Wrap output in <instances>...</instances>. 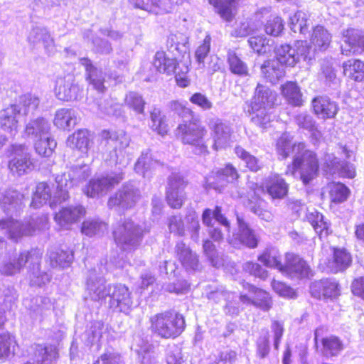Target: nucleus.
<instances>
[{"mask_svg":"<svg viewBox=\"0 0 364 364\" xmlns=\"http://www.w3.org/2000/svg\"><path fill=\"white\" fill-rule=\"evenodd\" d=\"M105 267L97 266L89 271L86 281V291L95 301L104 300L109 296L111 308L125 314L129 313L133 305V300L129 289L123 284L106 285L103 277Z\"/></svg>","mask_w":364,"mask_h":364,"instance_id":"f257e3e1","label":"nucleus"},{"mask_svg":"<svg viewBox=\"0 0 364 364\" xmlns=\"http://www.w3.org/2000/svg\"><path fill=\"white\" fill-rule=\"evenodd\" d=\"M292 139L289 133H284L277 141V154L281 159H287L291 153L295 154L292 165L288 166L286 174L294 176L299 169L301 179L307 184L317 175L318 161L314 152L305 149L304 143L292 144Z\"/></svg>","mask_w":364,"mask_h":364,"instance_id":"f03ea898","label":"nucleus"},{"mask_svg":"<svg viewBox=\"0 0 364 364\" xmlns=\"http://www.w3.org/2000/svg\"><path fill=\"white\" fill-rule=\"evenodd\" d=\"M312 49L306 41H298L294 46L285 44L277 48L276 58L265 61L261 67L264 77L275 83L284 75V65L294 66L301 60L309 63L312 59Z\"/></svg>","mask_w":364,"mask_h":364,"instance_id":"7ed1b4c3","label":"nucleus"},{"mask_svg":"<svg viewBox=\"0 0 364 364\" xmlns=\"http://www.w3.org/2000/svg\"><path fill=\"white\" fill-rule=\"evenodd\" d=\"M277 100L276 92L269 87L258 84L255 95L247 107L246 112L251 116V120L256 125L261 127H267L272 121L271 109Z\"/></svg>","mask_w":364,"mask_h":364,"instance_id":"20e7f679","label":"nucleus"},{"mask_svg":"<svg viewBox=\"0 0 364 364\" xmlns=\"http://www.w3.org/2000/svg\"><path fill=\"white\" fill-rule=\"evenodd\" d=\"M176 132V136L181 142L191 146L196 154L202 155L208 153V131L198 120L193 117L190 119H183L178 125Z\"/></svg>","mask_w":364,"mask_h":364,"instance_id":"39448f33","label":"nucleus"},{"mask_svg":"<svg viewBox=\"0 0 364 364\" xmlns=\"http://www.w3.org/2000/svg\"><path fill=\"white\" fill-rule=\"evenodd\" d=\"M145 230L131 219H124L113 226L114 240L122 250L131 252L136 250L141 241Z\"/></svg>","mask_w":364,"mask_h":364,"instance_id":"423d86ee","label":"nucleus"},{"mask_svg":"<svg viewBox=\"0 0 364 364\" xmlns=\"http://www.w3.org/2000/svg\"><path fill=\"white\" fill-rule=\"evenodd\" d=\"M151 328L164 338H174L185 328V320L182 315L172 311L157 314L150 318Z\"/></svg>","mask_w":364,"mask_h":364,"instance_id":"0eeeda50","label":"nucleus"},{"mask_svg":"<svg viewBox=\"0 0 364 364\" xmlns=\"http://www.w3.org/2000/svg\"><path fill=\"white\" fill-rule=\"evenodd\" d=\"M68 198L67 189L60 187L56 180L53 183L41 182L36 185L31 205L38 208L48 203L50 207L54 208L62 202L67 200Z\"/></svg>","mask_w":364,"mask_h":364,"instance_id":"6e6552de","label":"nucleus"},{"mask_svg":"<svg viewBox=\"0 0 364 364\" xmlns=\"http://www.w3.org/2000/svg\"><path fill=\"white\" fill-rule=\"evenodd\" d=\"M42 253L38 250H23L5 256L0 262V274L4 276L12 277L23 269L26 264L38 265Z\"/></svg>","mask_w":364,"mask_h":364,"instance_id":"1a4fd4ad","label":"nucleus"},{"mask_svg":"<svg viewBox=\"0 0 364 364\" xmlns=\"http://www.w3.org/2000/svg\"><path fill=\"white\" fill-rule=\"evenodd\" d=\"M47 227L46 216H42L36 220L32 219V222H21L10 218L0 220V230H5L8 237L14 241H18L23 236L31 235L36 230H43Z\"/></svg>","mask_w":364,"mask_h":364,"instance_id":"9d476101","label":"nucleus"},{"mask_svg":"<svg viewBox=\"0 0 364 364\" xmlns=\"http://www.w3.org/2000/svg\"><path fill=\"white\" fill-rule=\"evenodd\" d=\"M9 151L11 159L8 162V168L14 176H21L31 172L34 164L28 146L22 144L12 145Z\"/></svg>","mask_w":364,"mask_h":364,"instance_id":"9b49d317","label":"nucleus"},{"mask_svg":"<svg viewBox=\"0 0 364 364\" xmlns=\"http://www.w3.org/2000/svg\"><path fill=\"white\" fill-rule=\"evenodd\" d=\"M123 178L122 170L93 178L85 188L84 193L90 198L100 197L119 184Z\"/></svg>","mask_w":364,"mask_h":364,"instance_id":"f8f14e48","label":"nucleus"},{"mask_svg":"<svg viewBox=\"0 0 364 364\" xmlns=\"http://www.w3.org/2000/svg\"><path fill=\"white\" fill-rule=\"evenodd\" d=\"M238 178L237 170L228 164L224 168L213 171L205 178V188L221 193L228 183H233Z\"/></svg>","mask_w":364,"mask_h":364,"instance_id":"ddd939ff","label":"nucleus"},{"mask_svg":"<svg viewBox=\"0 0 364 364\" xmlns=\"http://www.w3.org/2000/svg\"><path fill=\"white\" fill-rule=\"evenodd\" d=\"M102 137L112 142L114 146V159L116 164L125 167L130 162V157L124 151L129 145L130 139L123 130L104 131Z\"/></svg>","mask_w":364,"mask_h":364,"instance_id":"4468645a","label":"nucleus"},{"mask_svg":"<svg viewBox=\"0 0 364 364\" xmlns=\"http://www.w3.org/2000/svg\"><path fill=\"white\" fill-rule=\"evenodd\" d=\"M244 290L240 294L239 301L246 306H254L263 311L272 307V299L269 294L248 283L243 285Z\"/></svg>","mask_w":364,"mask_h":364,"instance_id":"2eb2a0df","label":"nucleus"},{"mask_svg":"<svg viewBox=\"0 0 364 364\" xmlns=\"http://www.w3.org/2000/svg\"><path fill=\"white\" fill-rule=\"evenodd\" d=\"M203 223L208 227L210 237L215 241L218 242L223 239L224 233L218 228L213 226V222H218L221 225L224 231L229 232L230 223L227 218L221 213V208L217 206L214 210L209 208L204 210L202 215Z\"/></svg>","mask_w":364,"mask_h":364,"instance_id":"dca6fc26","label":"nucleus"},{"mask_svg":"<svg viewBox=\"0 0 364 364\" xmlns=\"http://www.w3.org/2000/svg\"><path fill=\"white\" fill-rule=\"evenodd\" d=\"M208 127L211 131L213 144L212 148L215 151L225 149L233 141L232 139V130L227 124L218 118L210 119Z\"/></svg>","mask_w":364,"mask_h":364,"instance_id":"f3484780","label":"nucleus"},{"mask_svg":"<svg viewBox=\"0 0 364 364\" xmlns=\"http://www.w3.org/2000/svg\"><path fill=\"white\" fill-rule=\"evenodd\" d=\"M54 92L58 100L68 102L77 100L81 95L82 90L75 82L74 76L72 74H67L57 77Z\"/></svg>","mask_w":364,"mask_h":364,"instance_id":"a211bd4d","label":"nucleus"},{"mask_svg":"<svg viewBox=\"0 0 364 364\" xmlns=\"http://www.w3.org/2000/svg\"><path fill=\"white\" fill-rule=\"evenodd\" d=\"M140 196L139 190L133 184L128 183L124 185L114 196L110 197L107 204L110 208L128 209L135 205Z\"/></svg>","mask_w":364,"mask_h":364,"instance_id":"6ab92c4d","label":"nucleus"},{"mask_svg":"<svg viewBox=\"0 0 364 364\" xmlns=\"http://www.w3.org/2000/svg\"><path fill=\"white\" fill-rule=\"evenodd\" d=\"M186 183L179 173H172L168 177L166 200L173 208H180L185 200Z\"/></svg>","mask_w":364,"mask_h":364,"instance_id":"aec40b11","label":"nucleus"},{"mask_svg":"<svg viewBox=\"0 0 364 364\" xmlns=\"http://www.w3.org/2000/svg\"><path fill=\"white\" fill-rule=\"evenodd\" d=\"M321 168L326 175H338L348 178H353L355 176V168L352 164L341 162L333 154L325 155Z\"/></svg>","mask_w":364,"mask_h":364,"instance_id":"412c9836","label":"nucleus"},{"mask_svg":"<svg viewBox=\"0 0 364 364\" xmlns=\"http://www.w3.org/2000/svg\"><path fill=\"white\" fill-rule=\"evenodd\" d=\"M90 174L91 170L89 166L86 164L75 166L72 167L68 172L57 176L56 181L60 187H64L68 191L69 188L77 186L87 179Z\"/></svg>","mask_w":364,"mask_h":364,"instance_id":"4be33fe9","label":"nucleus"},{"mask_svg":"<svg viewBox=\"0 0 364 364\" xmlns=\"http://www.w3.org/2000/svg\"><path fill=\"white\" fill-rule=\"evenodd\" d=\"M331 259H321L320 265L328 272L336 273L348 268L352 261L351 255L344 248H333Z\"/></svg>","mask_w":364,"mask_h":364,"instance_id":"5701e85b","label":"nucleus"},{"mask_svg":"<svg viewBox=\"0 0 364 364\" xmlns=\"http://www.w3.org/2000/svg\"><path fill=\"white\" fill-rule=\"evenodd\" d=\"M5 322L4 313L0 311V363L13 357L16 353V337L3 328Z\"/></svg>","mask_w":364,"mask_h":364,"instance_id":"b1692460","label":"nucleus"},{"mask_svg":"<svg viewBox=\"0 0 364 364\" xmlns=\"http://www.w3.org/2000/svg\"><path fill=\"white\" fill-rule=\"evenodd\" d=\"M184 0H131L136 8L141 9L156 14H163L172 11L174 5L181 4Z\"/></svg>","mask_w":364,"mask_h":364,"instance_id":"393cba45","label":"nucleus"},{"mask_svg":"<svg viewBox=\"0 0 364 364\" xmlns=\"http://www.w3.org/2000/svg\"><path fill=\"white\" fill-rule=\"evenodd\" d=\"M310 272L309 266L302 258L292 253L286 255V264L282 273L291 277L304 278L309 277Z\"/></svg>","mask_w":364,"mask_h":364,"instance_id":"a878e982","label":"nucleus"},{"mask_svg":"<svg viewBox=\"0 0 364 364\" xmlns=\"http://www.w3.org/2000/svg\"><path fill=\"white\" fill-rule=\"evenodd\" d=\"M238 232L233 234L232 237L228 235L227 241L233 247H238L245 245L249 247L254 248L257 245V239L247 225L240 218L237 217Z\"/></svg>","mask_w":364,"mask_h":364,"instance_id":"bb28decb","label":"nucleus"},{"mask_svg":"<svg viewBox=\"0 0 364 364\" xmlns=\"http://www.w3.org/2000/svg\"><path fill=\"white\" fill-rule=\"evenodd\" d=\"M22 115L21 109L16 105L9 106L0 110L1 127L11 136H14L18 132V117Z\"/></svg>","mask_w":364,"mask_h":364,"instance_id":"cd10ccee","label":"nucleus"},{"mask_svg":"<svg viewBox=\"0 0 364 364\" xmlns=\"http://www.w3.org/2000/svg\"><path fill=\"white\" fill-rule=\"evenodd\" d=\"M311 295L318 299L336 298L340 294L338 283L335 279H326L313 282L310 287Z\"/></svg>","mask_w":364,"mask_h":364,"instance_id":"c85d7f7f","label":"nucleus"},{"mask_svg":"<svg viewBox=\"0 0 364 364\" xmlns=\"http://www.w3.org/2000/svg\"><path fill=\"white\" fill-rule=\"evenodd\" d=\"M85 213L80 205L63 208L55 215V221L62 228L68 230L78 221Z\"/></svg>","mask_w":364,"mask_h":364,"instance_id":"c756f323","label":"nucleus"},{"mask_svg":"<svg viewBox=\"0 0 364 364\" xmlns=\"http://www.w3.org/2000/svg\"><path fill=\"white\" fill-rule=\"evenodd\" d=\"M343 38L348 48L341 46V53L345 55H350L358 52L360 48L364 51V35L358 29L348 28L343 33Z\"/></svg>","mask_w":364,"mask_h":364,"instance_id":"7c9ffc66","label":"nucleus"},{"mask_svg":"<svg viewBox=\"0 0 364 364\" xmlns=\"http://www.w3.org/2000/svg\"><path fill=\"white\" fill-rule=\"evenodd\" d=\"M93 136L87 129H79L70 135L66 144L71 149H76L82 153H87L92 148Z\"/></svg>","mask_w":364,"mask_h":364,"instance_id":"2f4dec72","label":"nucleus"},{"mask_svg":"<svg viewBox=\"0 0 364 364\" xmlns=\"http://www.w3.org/2000/svg\"><path fill=\"white\" fill-rule=\"evenodd\" d=\"M77 111L71 108H60L56 110L53 124L59 129L70 130L78 122Z\"/></svg>","mask_w":364,"mask_h":364,"instance_id":"473e14b6","label":"nucleus"},{"mask_svg":"<svg viewBox=\"0 0 364 364\" xmlns=\"http://www.w3.org/2000/svg\"><path fill=\"white\" fill-rule=\"evenodd\" d=\"M31 348L33 353L34 361L37 364H55L58 358L56 346L34 344Z\"/></svg>","mask_w":364,"mask_h":364,"instance_id":"72a5a7b5","label":"nucleus"},{"mask_svg":"<svg viewBox=\"0 0 364 364\" xmlns=\"http://www.w3.org/2000/svg\"><path fill=\"white\" fill-rule=\"evenodd\" d=\"M50 124L46 119L38 117L30 120L26 125L25 134L33 141L50 135Z\"/></svg>","mask_w":364,"mask_h":364,"instance_id":"f704fd0d","label":"nucleus"},{"mask_svg":"<svg viewBox=\"0 0 364 364\" xmlns=\"http://www.w3.org/2000/svg\"><path fill=\"white\" fill-rule=\"evenodd\" d=\"M178 260L187 271L197 270L199 267L198 255L183 242H178L176 246Z\"/></svg>","mask_w":364,"mask_h":364,"instance_id":"c9c22d12","label":"nucleus"},{"mask_svg":"<svg viewBox=\"0 0 364 364\" xmlns=\"http://www.w3.org/2000/svg\"><path fill=\"white\" fill-rule=\"evenodd\" d=\"M28 41L33 46L41 43L48 53L54 51V41L45 28L36 27L33 28L29 33Z\"/></svg>","mask_w":364,"mask_h":364,"instance_id":"e433bc0d","label":"nucleus"},{"mask_svg":"<svg viewBox=\"0 0 364 364\" xmlns=\"http://www.w3.org/2000/svg\"><path fill=\"white\" fill-rule=\"evenodd\" d=\"M312 105L315 114L322 119L334 117L338 109L336 102L326 97L314 98Z\"/></svg>","mask_w":364,"mask_h":364,"instance_id":"4c0bfd02","label":"nucleus"},{"mask_svg":"<svg viewBox=\"0 0 364 364\" xmlns=\"http://www.w3.org/2000/svg\"><path fill=\"white\" fill-rule=\"evenodd\" d=\"M180 65L177 63L175 58H171L164 51H158L156 53L153 65L155 69L160 73L167 75L173 74L177 70V66Z\"/></svg>","mask_w":364,"mask_h":364,"instance_id":"58836bf2","label":"nucleus"},{"mask_svg":"<svg viewBox=\"0 0 364 364\" xmlns=\"http://www.w3.org/2000/svg\"><path fill=\"white\" fill-rule=\"evenodd\" d=\"M132 349L138 355L141 364H153L156 360V353L154 348L144 340H135Z\"/></svg>","mask_w":364,"mask_h":364,"instance_id":"ea45409f","label":"nucleus"},{"mask_svg":"<svg viewBox=\"0 0 364 364\" xmlns=\"http://www.w3.org/2000/svg\"><path fill=\"white\" fill-rule=\"evenodd\" d=\"M80 63L85 67L87 73V80L90 81V84L93 88L99 92L105 90L104 80L102 77V73L94 67L88 58H82L80 59Z\"/></svg>","mask_w":364,"mask_h":364,"instance_id":"a19ab883","label":"nucleus"},{"mask_svg":"<svg viewBox=\"0 0 364 364\" xmlns=\"http://www.w3.org/2000/svg\"><path fill=\"white\" fill-rule=\"evenodd\" d=\"M343 75L348 78L361 82L364 80V62L359 59H349L342 65Z\"/></svg>","mask_w":364,"mask_h":364,"instance_id":"79ce46f5","label":"nucleus"},{"mask_svg":"<svg viewBox=\"0 0 364 364\" xmlns=\"http://www.w3.org/2000/svg\"><path fill=\"white\" fill-rule=\"evenodd\" d=\"M265 186L272 198H282L288 192V185L278 174L271 175L267 180Z\"/></svg>","mask_w":364,"mask_h":364,"instance_id":"37998d69","label":"nucleus"},{"mask_svg":"<svg viewBox=\"0 0 364 364\" xmlns=\"http://www.w3.org/2000/svg\"><path fill=\"white\" fill-rule=\"evenodd\" d=\"M162 166V164L153 158L149 151L142 152L135 164V171L144 177L149 175V172Z\"/></svg>","mask_w":364,"mask_h":364,"instance_id":"c03bdc74","label":"nucleus"},{"mask_svg":"<svg viewBox=\"0 0 364 364\" xmlns=\"http://www.w3.org/2000/svg\"><path fill=\"white\" fill-rule=\"evenodd\" d=\"M310 40L314 50H325L331 42V35L323 26H317L314 28Z\"/></svg>","mask_w":364,"mask_h":364,"instance_id":"a18cd8bd","label":"nucleus"},{"mask_svg":"<svg viewBox=\"0 0 364 364\" xmlns=\"http://www.w3.org/2000/svg\"><path fill=\"white\" fill-rule=\"evenodd\" d=\"M50 265L53 267H66L73 259V252L60 248H54L48 252Z\"/></svg>","mask_w":364,"mask_h":364,"instance_id":"49530a36","label":"nucleus"},{"mask_svg":"<svg viewBox=\"0 0 364 364\" xmlns=\"http://www.w3.org/2000/svg\"><path fill=\"white\" fill-rule=\"evenodd\" d=\"M220 16L226 21H231L235 15V0H209Z\"/></svg>","mask_w":364,"mask_h":364,"instance_id":"de8ad7c7","label":"nucleus"},{"mask_svg":"<svg viewBox=\"0 0 364 364\" xmlns=\"http://www.w3.org/2000/svg\"><path fill=\"white\" fill-rule=\"evenodd\" d=\"M108 225L98 218L87 219L82 225V232L87 236H102L107 232Z\"/></svg>","mask_w":364,"mask_h":364,"instance_id":"09e8293b","label":"nucleus"},{"mask_svg":"<svg viewBox=\"0 0 364 364\" xmlns=\"http://www.w3.org/2000/svg\"><path fill=\"white\" fill-rule=\"evenodd\" d=\"M23 196L15 190H8L0 196V203L6 215H9L21 203Z\"/></svg>","mask_w":364,"mask_h":364,"instance_id":"8fccbe9b","label":"nucleus"},{"mask_svg":"<svg viewBox=\"0 0 364 364\" xmlns=\"http://www.w3.org/2000/svg\"><path fill=\"white\" fill-rule=\"evenodd\" d=\"M57 146L55 139L50 135L34 141V148L37 154L42 157H50Z\"/></svg>","mask_w":364,"mask_h":364,"instance_id":"3c124183","label":"nucleus"},{"mask_svg":"<svg viewBox=\"0 0 364 364\" xmlns=\"http://www.w3.org/2000/svg\"><path fill=\"white\" fill-rule=\"evenodd\" d=\"M258 260L267 267L276 268L281 272L283 271L281 255L275 248L267 249L258 257Z\"/></svg>","mask_w":364,"mask_h":364,"instance_id":"603ef678","label":"nucleus"},{"mask_svg":"<svg viewBox=\"0 0 364 364\" xmlns=\"http://www.w3.org/2000/svg\"><path fill=\"white\" fill-rule=\"evenodd\" d=\"M282 93L289 104L294 106L302 105L301 93L296 83L289 82L282 85Z\"/></svg>","mask_w":364,"mask_h":364,"instance_id":"864d4df0","label":"nucleus"},{"mask_svg":"<svg viewBox=\"0 0 364 364\" xmlns=\"http://www.w3.org/2000/svg\"><path fill=\"white\" fill-rule=\"evenodd\" d=\"M40 100L38 97L26 94L21 95L14 105H16L18 109H21L22 115L32 114L38 107Z\"/></svg>","mask_w":364,"mask_h":364,"instance_id":"5fc2aeb1","label":"nucleus"},{"mask_svg":"<svg viewBox=\"0 0 364 364\" xmlns=\"http://www.w3.org/2000/svg\"><path fill=\"white\" fill-rule=\"evenodd\" d=\"M309 15L302 11H298L289 17V26L294 33L305 34L308 31Z\"/></svg>","mask_w":364,"mask_h":364,"instance_id":"6e6d98bb","label":"nucleus"},{"mask_svg":"<svg viewBox=\"0 0 364 364\" xmlns=\"http://www.w3.org/2000/svg\"><path fill=\"white\" fill-rule=\"evenodd\" d=\"M308 220L320 237H326L329 234V225L324 220L322 214L317 211L312 212L308 215Z\"/></svg>","mask_w":364,"mask_h":364,"instance_id":"4d7b16f0","label":"nucleus"},{"mask_svg":"<svg viewBox=\"0 0 364 364\" xmlns=\"http://www.w3.org/2000/svg\"><path fill=\"white\" fill-rule=\"evenodd\" d=\"M210 44L211 37L209 34H207L196 49L194 56L198 63V69H203L205 67V59L210 52Z\"/></svg>","mask_w":364,"mask_h":364,"instance_id":"13d9d810","label":"nucleus"},{"mask_svg":"<svg viewBox=\"0 0 364 364\" xmlns=\"http://www.w3.org/2000/svg\"><path fill=\"white\" fill-rule=\"evenodd\" d=\"M328 189L331 201L337 203L346 200L350 193L348 187L341 183H331Z\"/></svg>","mask_w":364,"mask_h":364,"instance_id":"bf43d9fd","label":"nucleus"},{"mask_svg":"<svg viewBox=\"0 0 364 364\" xmlns=\"http://www.w3.org/2000/svg\"><path fill=\"white\" fill-rule=\"evenodd\" d=\"M228 63L230 70L233 74L240 76H246L248 75L247 64L237 55L235 51H228Z\"/></svg>","mask_w":364,"mask_h":364,"instance_id":"052dcab7","label":"nucleus"},{"mask_svg":"<svg viewBox=\"0 0 364 364\" xmlns=\"http://www.w3.org/2000/svg\"><path fill=\"white\" fill-rule=\"evenodd\" d=\"M248 43L252 49L259 55L269 53L273 50L269 39L263 36H252L249 38Z\"/></svg>","mask_w":364,"mask_h":364,"instance_id":"680f3d73","label":"nucleus"},{"mask_svg":"<svg viewBox=\"0 0 364 364\" xmlns=\"http://www.w3.org/2000/svg\"><path fill=\"white\" fill-rule=\"evenodd\" d=\"M235 153L245 164L246 166L252 171H257L260 169L262 165L259 161L253 155H251L242 146H237L235 148Z\"/></svg>","mask_w":364,"mask_h":364,"instance_id":"e2e57ef3","label":"nucleus"},{"mask_svg":"<svg viewBox=\"0 0 364 364\" xmlns=\"http://www.w3.org/2000/svg\"><path fill=\"white\" fill-rule=\"evenodd\" d=\"M40 262L38 265H28V277L30 284L32 286L41 287L50 281V276L46 273L40 270Z\"/></svg>","mask_w":364,"mask_h":364,"instance_id":"0e129e2a","label":"nucleus"},{"mask_svg":"<svg viewBox=\"0 0 364 364\" xmlns=\"http://www.w3.org/2000/svg\"><path fill=\"white\" fill-rule=\"evenodd\" d=\"M125 105L136 114H141L144 110L145 102L142 97L136 92H130L126 95Z\"/></svg>","mask_w":364,"mask_h":364,"instance_id":"69168bd1","label":"nucleus"},{"mask_svg":"<svg viewBox=\"0 0 364 364\" xmlns=\"http://www.w3.org/2000/svg\"><path fill=\"white\" fill-rule=\"evenodd\" d=\"M188 43V37L181 33L171 34L168 38V44L172 51L182 53L186 50V45Z\"/></svg>","mask_w":364,"mask_h":364,"instance_id":"338daca9","label":"nucleus"},{"mask_svg":"<svg viewBox=\"0 0 364 364\" xmlns=\"http://www.w3.org/2000/svg\"><path fill=\"white\" fill-rule=\"evenodd\" d=\"M151 124L150 127L153 131L156 132L161 136L167 134L168 125L164 121L159 110L154 109L151 113Z\"/></svg>","mask_w":364,"mask_h":364,"instance_id":"774afa93","label":"nucleus"}]
</instances>
